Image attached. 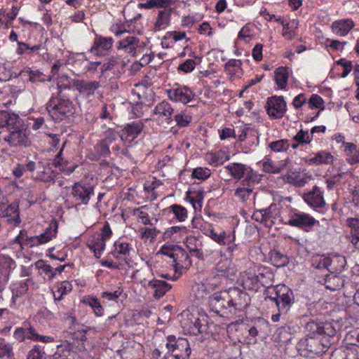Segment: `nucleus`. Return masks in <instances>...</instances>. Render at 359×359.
Wrapping results in <instances>:
<instances>
[{"instance_id": "obj_52", "label": "nucleus", "mask_w": 359, "mask_h": 359, "mask_svg": "<svg viewBox=\"0 0 359 359\" xmlns=\"http://www.w3.org/2000/svg\"><path fill=\"white\" fill-rule=\"evenodd\" d=\"M175 121L180 127H186L191 121V116L184 112L179 113L175 116Z\"/></svg>"}, {"instance_id": "obj_3", "label": "nucleus", "mask_w": 359, "mask_h": 359, "mask_svg": "<svg viewBox=\"0 0 359 359\" xmlns=\"http://www.w3.org/2000/svg\"><path fill=\"white\" fill-rule=\"evenodd\" d=\"M50 65V73L46 79V81L52 83L49 86V88L56 90V94L58 95L62 90L68 89L70 90L72 88L76 89V81H78L76 79H72L69 76L63 74L60 71V68L63 66L62 63L59 61H56L53 63L49 62Z\"/></svg>"}, {"instance_id": "obj_54", "label": "nucleus", "mask_w": 359, "mask_h": 359, "mask_svg": "<svg viewBox=\"0 0 359 359\" xmlns=\"http://www.w3.org/2000/svg\"><path fill=\"white\" fill-rule=\"evenodd\" d=\"M96 153L102 157H107L110 154L109 144L102 140L95 147Z\"/></svg>"}, {"instance_id": "obj_40", "label": "nucleus", "mask_w": 359, "mask_h": 359, "mask_svg": "<svg viewBox=\"0 0 359 359\" xmlns=\"http://www.w3.org/2000/svg\"><path fill=\"white\" fill-rule=\"evenodd\" d=\"M280 204L271 203L268 208H263L264 211V215L266 217L267 221L272 219H278L280 215Z\"/></svg>"}, {"instance_id": "obj_12", "label": "nucleus", "mask_w": 359, "mask_h": 359, "mask_svg": "<svg viewBox=\"0 0 359 359\" xmlns=\"http://www.w3.org/2000/svg\"><path fill=\"white\" fill-rule=\"evenodd\" d=\"M187 247L191 256L201 260H203L205 257H208L213 253V250L209 248L208 243L194 236L187 238Z\"/></svg>"}, {"instance_id": "obj_6", "label": "nucleus", "mask_w": 359, "mask_h": 359, "mask_svg": "<svg viewBox=\"0 0 359 359\" xmlns=\"http://www.w3.org/2000/svg\"><path fill=\"white\" fill-rule=\"evenodd\" d=\"M226 168L235 179L240 180L245 176L242 181L243 186L251 187L255 182H259L257 176L253 172L252 170L244 164L233 163L228 165Z\"/></svg>"}, {"instance_id": "obj_58", "label": "nucleus", "mask_w": 359, "mask_h": 359, "mask_svg": "<svg viewBox=\"0 0 359 359\" xmlns=\"http://www.w3.org/2000/svg\"><path fill=\"white\" fill-rule=\"evenodd\" d=\"M43 353L44 352L43 351L41 346L35 345L29 351L27 359H41Z\"/></svg>"}, {"instance_id": "obj_43", "label": "nucleus", "mask_w": 359, "mask_h": 359, "mask_svg": "<svg viewBox=\"0 0 359 359\" xmlns=\"http://www.w3.org/2000/svg\"><path fill=\"white\" fill-rule=\"evenodd\" d=\"M290 147L289 141L286 139H282L269 144L270 149L276 152L287 151Z\"/></svg>"}, {"instance_id": "obj_53", "label": "nucleus", "mask_w": 359, "mask_h": 359, "mask_svg": "<svg viewBox=\"0 0 359 359\" xmlns=\"http://www.w3.org/2000/svg\"><path fill=\"white\" fill-rule=\"evenodd\" d=\"M309 104L311 108H316L323 110L324 109V101L323 98L317 95L313 94L309 100Z\"/></svg>"}, {"instance_id": "obj_22", "label": "nucleus", "mask_w": 359, "mask_h": 359, "mask_svg": "<svg viewBox=\"0 0 359 359\" xmlns=\"http://www.w3.org/2000/svg\"><path fill=\"white\" fill-rule=\"evenodd\" d=\"M100 86L98 81H85L78 79L76 81V90L80 94H86L87 95H92L95 91Z\"/></svg>"}, {"instance_id": "obj_2", "label": "nucleus", "mask_w": 359, "mask_h": 359, "mask_svg": "<svg viewBox=\"0 0 359 359\" xmlns=\"http://www.w3.org/2000/svg\"><path fill=\"white\" fill-rule=\"evenodd\" d=\"M333 338L325 337H306L302 339L297 344L300 355L309 357L311 355H322L325 353L332 344Z\"/></svg>"}, {"instance_id": "obj_24", "label": "nucleus", "mask_w": 359, "mask_h": 359, "mask_svg": "<svg viewBox=\"0 0 359 359\" xmlns=\"http://www.w3.org/2000/svg\"><path fill=\"white\" fill-rule=\"evenodd\" d=\"M325 275L324 285L325 287L331 291H336L344 286V279L334 271Z\"/></svg>"}, {"instance_id": "obj_34", "label": "nucleus", "mask_w": 359, "mask_h": 359, "mask_svg": "<svg viewBox=\"0 0 359 359\" xmlns=\"http://www.w3.org/2000/svg\"><path fill=\"white\" fill-rule=\"evenodd\" d=\"M15 267V263L11 257L0 255V276L8 279L10 271Z\"/></svg>"}, {"instance_id": "obj_19", "label": "nucleus", "mask_w": 359, "mask_h": 359, "mask_svg": "<svg viewBox=\"0 0 359 359\" xmlns=\"http://www.w3.org/2000/svg\"><path fill=\"white\" fill-rule=\"evenodd\" d=\"M354 25L351 19L339 20L332 22L331 29L337 36H344L348 34Z\"/></svg>"}, {"instance_id": "obj_1", "label": "nucleus", "mask_w": 359, "mask_h": 359, "mask_svg": "<svg viewBox=\"0 0 359 359\" xmlns=\"http://www.w3.org/2000/svg\"><path fill=\"white\" fill-rule=\"evenodd\" d=\"M264 294L265 300L269 299L274 303L280 313H287L294 303L293 291L285 285L267 287Z\"/></svg>"}, {"instance_id": "obj_55", "label": "nucleus", "mask_w": 359, "mask_h": 359, "mask_svg": "<svg viewBox=\"0 0 359 359\" xmlns=\"http://www.w3.org/2000/svg\"><path fill=\"white\" fill-rule=\"evenodd\" d=\"M252 192V189L250 188V187L247 186V187H238L236 189L235 191V196L240 198L243 201H245L247 200L250 195Z\"/></svg>"}, {"instance_id": "obj_35", "label": "nucleus", "mask_w": 359, "mask_h": 359, "mask_svg": "<svg viewBox=\"0 0 359 359\" xmlns=\"http://www.w3.org/2000/svg\"><path fill=\"white\" fill-rule=\"evenodd\" d=\"M114 250L111 252V255L118 259H123V257L129 255L130 248L129 243L117 241L114 244ZM126 261V259L123 258Z\"/></svg>"}, {"instance_id": "obj_8", "label": "nucleus", "mask_w": 359, "mask_h": 359, "mask_svg": "<svg viewBox=\"0 0 359 359\" xmlns=\"http://www.w3.org/2000/svg\"><path fill=\"white\" fill-rule=\"evenodd\" d=\"M209 305L211 311L224 316L227 310L231 313V306L226 290L215 292L209 297Z\"/></svg>"}, {"instance_id": "obj_11", "label": "nucleus", "mask_w": 359, "mask_h": 359, "mask_svg": "<svg viewBox=\"0 0 359 359\" xmlns=\"http://www.w3.org/2000/svg\"><path fill=\"white\" fill-rule=\"evenodd\" d=\"M265 109L271 118L278 119L285 115L287 104L283 96L273 95L267 98Z\"/></svg>"}, {"instance_id": "obj_27", "label": "nucleus", "mask_w": 359, "mask_h": 359, "mask_svg": "<svg viewBox=\"0 0 359 359\" xmlns=\"http://www.w3.org/2000/svg\"><path fill=\"white\" fill-rule=\"evenodd\" d=\"M20 120L18 114L7 111H0V128L6 127L9 129L13 126H19Z\"/></svg>"}, {"instance_id": "obj_32", "label": "nucleus", "mask_w": 359, "mask_h": 359, "mask_svg": "<svg viewBox=\"0 0 359 359\" xmlns=\"http://www.w3.org/2000/svg\"><path fill=\"white\" fill-rule=\"evenodd\" d=\"M87 245L93 251L95 257L96 258H100L102 252L105 249L106 241L103 240V238H100V236H97L88 240Z\"/></svg>"}, {"instance_id": "obj_64", "label": "nucleus", "mask_w": 359, "mask_h": 359, "mask_svg": "<svg viewBox=\"0 0 359 359\" xmlns=\"http://www.w3.org/2000/svg\"><path fill=\"white\" fill-rule=\"evenodd\" d=\"M344 172L338 173L337 175H334L330 177L329 179L326 180V183L327 184V188L329 189H332L334 186L341 181V179L344 176Z\"/></svg>"}, {"instance_id": "obj_13", "label": "nucleus", "mask_w": 359, "mask_h": 359, "mask_svg": "<svg viewBox=\"0 0 359 359\" xmlns=\"http://www.w3.org/2000/svg\"><path fill=\"white\" fill-rule=\"evenodd\" d=\"M284 223L308 232L316 224H318L319 222L309 214L304 212H295L290 216V219L287 222Z\"/></svg>"}, {"instance_id": "obj_14", "label": "nucleus", "mask_w": 359, "mask_h": 359, "mask_svg": "<svg viewBox=\"0 0 359 359\" xmlns=\"http://www.w3.org/2000/svg\"><path fill=\"white\" fill-rule=\"evenodd\" d=\"M14 337L19 341H22L25 338H27L45 342V336L38 334L35 329L29 324H25L24 327L17 328L14 332Z\"/></svg>"}, {"instance_id": "obj_44", "label": "nucleus", "mask_w": 359, "mask_h": 359, "mask_svg": "<svg viewBox=\"0 0 359 359\" xmlns=\"http://www.w3.org/2000/svg\"><path fill=\"white\" fill-rule=\"evenodd\" d=\"M313 139V135H310L308 131L300 130L293 137V141L297 142L301 145L304 144H309Z\"/></svg>"}, {"instance_id": "obj_7", "label": "nucleus", "mask_w": 359, "mask_h": 359, "mask_svg": "<svg viewBox=\"0 0 359 359\" xmlns=\"http://www.w3.org/2000/svg\"><path fill=\"white\" fill-rule=\"evenodd\" d=\"M306 337H325L327 339L334 338L337 331L332 323L330 322H318L311 320L305 325Z\"/></svg>"}, {"instance_id": "obj_36", "label": "nucleus", "mask_w": 359, "mask_h": 359, "mask_svg": "<svg viewBox=\"0 0 359 359\" xmlns=\"http://www.w3.org/2000/svg\"><path fill=\"white\" fill-rule=\"evenodd\" d=\"M330 262L331 264L330 266V269L331 271H334L335 273L341 271L346 265V260L345 257L334 254L329 257Z\"/></svg>"}, {"instance_id": "obj_61", "label": "nucleus", "mask_w": 359, "mask_h": 359, "mask_svg": "<svg viewBox=\"0 0 359 359\" xmlns=\"http://www.w3.org/2000/svg\"><path fill=\"white\" fill-rule=\"evenodd\" d=\"M13 355V348L11 345L0 342V358H10Z\"/></svg>"}, {"instance_id": "obj_29", "label": "nucleus", "mask_w": 359, "mask_h": 359, "mask_svg": "<svg viewBox=\"0 0 359 359\" xmlns=\"http://www.w3.org/2000/svg\"><path fill=\"white\" fill-rule=\"evenodd\" d=\"M173 11V8H169L168 9H163L158 12L156 21L154 24V29L156 31H159L162 29V27L168 26L170 24Z\"/></svg>"}, {"instance_id": "obj_49", "label": "nucleus", "mask_w": 359, "mask_h": 359, "mask_svg": "<svg viewBox=\"0 0 359 359\" xmlns=\"http://www.w3.org/2000/svg\"><path fill=\"white\" fill-rule=\"evenodd\" d=\"M211 175L210 170L208 168H195L191 174L192 178H196L201 180H205L208 179Z\"/></svg>"}, {"instance_id": "obj_46", "label": "nucleus", "mask_w": 359, "mask_h": 359, "mask_svg": "<svg viewBox=\"0 0 359 359\" xmlns=\"http://www.w3.org/2000/svg\"><path fill=\"white\" fill-rule=\"evenodd\" d=\"M180 222H184L187 217V211L185 208L180 205H172L170 207Z\"/></svg>"}, {"instance_id": "obj_45", "label": "nucleus", "mask_w": 359, "mask_h": 359, "mask_svg": "<svg viewBox=\"0 0 359 359\" xmlns=\"http://www.w3.org/2000/svg\"><path fill=\"white\" fill-rule=\"evenodd\" d=\"M331 262H330L329 257L322 256L319 259H313L312 266L318 269H327L329 271H331L330 269V266Z\"/></svg>"}, {"instance_id": "obj_26", "label": "nucleus", "mask_w": 359, "mask_h": 359, "mask_svg": "<svg viewBox=\"0 0 359 359\" xmlns=\"http://www.w3.org/2000/svg\"><path fill=\"white\" fill-rule=\"evenodd\" d=\"M207 235H208L214 241L220 245H229L235 241L234 234H231V233H227L224 231L217 233L213 229H208Z\"/></svg>"}, {"instance_id": "obj_31", "label": "nucleus", "mask_w": 359, "mask_h": 359, "mask_svg": "<svg viewBox=\"0 0 359 359\" xmlns=\"http://www.w3.org/2000/svg\"><path fill=\"white\" fill-rule=\"evenodd\" d=\"M269 261L272 265L280 268L286 266L289 263V258L280 251L273 249L269 252Z\"/></svg>"}, {"instance_id": "obj_21", "label": "nucleus", "mask_w": 359, "mask_h": 359, "mask_svg": "<svg viewBox=\"0 0 359 359\" xmlns=\"http://www.w3.org/2000/svg\"><path fill=\"white\" fill-rule=\"evenodd\" d=\"M138 46L139 39L135 36H130L118 42L117 49L135 56Z\"/></svg>"}, {"instance_id": "obj_18", "label": "nucleus", "mask_w": 359, "mask_h": 359, "mask_svg": "<svg viewBox=\"0 0 359 359\" xmlns=\"http://www.w3.org/2000/svg\"><path fill=\"white\" fill-rule=\"evenodd\" d=\"M346 223L351 230L346 235V238L359 249V219L350 217L346 219Z\"/></svg>"}, {"instance_id": "obj_56", "label": "nucleus", "mask_w": 359, "mask_h": 359, "mask_svg": "<svg viewBox=\"0 0 359 359\" xmlns=\"http://www.w3.org/2000/svg\"><path fill=\"white\" fill-rule=\"evenodd\" d=\"M195 66V61L194 60L189 59L179 65L178 70L184 72V73H189L194 69Z\"/></svg>"}, {"instance_id": "obj_20", "label": "nucleus", "mask_w": 359, "mask_h": 359, "mask_svg": "<svg viewBox=\"0 0 359 359\" xmlns=\"http://www.w3.org/2000/svg\"><path fill=\"white\" fill-rule=\"evenodd\" d=\"M112 43L113 39L111 37L96 36L90 51L98 55H104V51L111 48Z\"/></svg>"}, {"instance_id": "obj_30", "label": "nucleus", "mask_w": 359, "mask_h": 359, "mask_svg": "<svg viewBox=\"0 0 359 359\" xmlns=\"http://www.w3.org/2000/svg\"><path fill=\"white\" fill-rule=\"evenodd\" d=\"M176 0H147L145 3H140V8L152 9L161 8L168 9L170 6L175 3Z\"/></svg>"}, {"instance_id": "obj_28", "label": "nucleus", "mask_w": 359, "mask_h": 359, "mask_svg": "<svg viewBox=\"0 0 359 359\" xmlns=\"http://www.w3.org/2000/svg\"><path fill=\"white\" fill-rule=\"evenodd\" d=\"M175 268L187 269L191 266V261L189 254L181 247L177 249V255L173 262Z\"/></svg>"}, {"instance_id": "obj_48", "label": "nucleus", "mask_w": 359, "mask_h": 359, "mask_svg": "<svg viewBox=\"0 0 359 359\" xmlns=\"http://www.w3.org/2000/svg\"><path fill=\"white\" fill-rule=\"evenodd\" d=\"M57 228V221L55 219L52 218L48 228H46V243L50 241L53 238L56 237Z\"/></svg>"}, {"instance_id": "obj_51", "label": "nucleus", "mask_w": 359, "mask_h": 359, "mask_svg": "<svg viewBox=\"0 0 359 359\" xmlns=\"http://www.w3.org/2000/svg\"><path fill=\"white\" fill-rule=\"evenodd\" d=\"M336 64L338 65H341V67H343V69H344V72L343 73L341 74V78H345L346 77L348 74L352 71L353 69V65H352V62L350 61V60H347L345 58H341L337 61H336Z\"/></svg>"}, {"instance_id": "obj_57", "label": "nucleus", "mask_w": 359, "mask_h": 359, "mask_svg": "<svg viewBox=\"0 0 359 359\" xmlns=\"http://www.w3.org/2000/svg\"><path fill=\"white\" fill-rule=\"evenodd\" d=\"M185 38L186 33L184 32L177 31L168 32L163 37V39L165 40L172 39L175 42L180 41Z\"/></svg>"}, {"instance_id": "obj_47", "label": "nucleus", "mask_w": 359, "mask_h": 359, "mask_svg": "<svg viewBox=\"0 0 359 359\" xmlns=\"http://www.w3.org/2000/svg\"><path fill=\"white\" fill-rule=\"evenodd\" d=\"M180 247L175 245H164L159 252L170 257L174 261L177 255V249L179 250Z\"/></svg>"}, {"instance_id": "obj_37", "label": "nucleus", "mask_w": 359, "mask_h": 359, "mask_svg": "<svg viewBox=\"0 0 359 359\" xmlns=\"http://www.w3.org/2000/svg\"><path fill=\"white\" fill-rule=\"evenodd\" d=\"M187 198L189 201V202L193 205L194 209L197 208L198 206L199 208L202 207V203L203 200V191H188L187 192Z\"/></svg>"}, {"instance_id": "obj_15", "label": "nucleus", "mask_w": 359, "mask_h": 359, "mask_svg": "<svg viewBox=\"0 0 359 359\" xmlns=\"http://www.w3.org/2000/svg\"><path fill=\"white\" fill-rule=\"evenodd\" d=\"M304 199L309 205L314 208H323L325 205L323 193L317 186H314L311 191L304 194Z\"/></svg>"}, {"instance_id": "obj_4", "label": "nucleus", "mask_w": 359, "mask_h": 359, "mask_svg": "<svg viewBox=\"0 0 359 359\" xmlns=\"http://www.w3.org/2000/svg\"><path fill=\"white\" fill-rule=\"evenodd\" d=\"M52 94L50 99L46 104V111L50 118L57 121L62 118L60 115L69 117L73 116L76 112V108L74 103L69 99H61L54 96Z\"/></svg>"}, {"instance_id": "obj_39", "label": "nucleus", "mask_w": 359, "mask_h": 359, "mask_svg": "<svg viewBox=\"0 0 359 359\" xmlns=\"http://www.w3.org/2000/svg\"><path fill=\"white\" fill-rule=\"evenodd\" d=\"M173 111L174 110L169 102L163 101L156 106L154 112L155 114L163 116L167 120H170Z\"/></svg>"}, {"instance_id": "obj_50", "label": "nucleus", "mask_w": 359, "mask_h": 359, "mask_svg": "<svg viewBox=\"0 0 359 359\" xmlns=\"http://www.w3.org/2000/svg\"><path fill=\"white\" fill-rule=\"evenodd\" d=\"M283 166L280 167L277 166L274 164V163L270 159L267 158L264 163H263V169L265 172H269V173H279L281 170L283 169Z\"/></svg>"}, {"instance_id": "obj_60", "label": "nucleus", "mask_w": 359, "mask_h": 359, "mask_svg": "<svg viewBox=\"0 0 359 359\" xmlns=\"http://www.w3.org/2000/svg\"><path fill=\"white\" fill-rule=\"evenodd\" d=\"M29 76V81L34 82H43L44 81V75L42 72L36 70H29L27 72Z\"/></svg>"}, {"instance_id": "obj_25", "label": "nucleus", "mask_w": 359, "mask_h": 359, "mask_svg": "<svg viewBox=\"0 0 359 359\" xmlns=\"http://www.w3.org/2000/svg\"><path fill=\"white\" fill-rule=\"evenodd\" d=\"M148 285L154 290V297L155 299H160L163 297L172 287L170 284L164 280L158 279L150 280Z\"/></svg>"}, {"instance_id": "obj_16", "label": "nucleus", "mask_w": 359, "mask_h": 359, "mask_svg": "<svg viewBox=\"0 0 359 359\" xmlns=\"http://www.w3.org/2000/svg\"><path fill=\"white\" fill-rule=\"evenodd\" d=\"M194 96V94L192 91L186 86L172 89L168 92V97L170 100L175 102H181L184 104L190 102Z\"/></svg>"}, {"instance_id": "obj_10", "label": "nucleus", "mask_w": 359, "mask_h": 359, "mask_svg": "<svg viewBox=\"0 0 359 359\" xmlns=\"http://www.w3.org/2000/svg\"><path fill=\"white\" fill-rule=\"evenodd\" d=\"M18 125L13 126L8 129L9 133L4 137V140L8 142L11 147H28L30 142L25 134V129L22 123V120H20Z\"/></svg>"}, {"instance_id": "obj_5", "label": "nucleus", "mask_w": 359, "mask_h": 359, "mask_svg": "<svg viewBox=\"0 0 359 359\" xmlns=\"http://www.w3.org/2000/svg\"><path fill=\"white\" fill-rule=\"evenodd\" d=\"M165 347L174 352L177 359H190L191 358V349L186 338L168 335L166 337Z\"/></svg>"}, {"instance_id": "obj_63", "label": "nucleus", "mask_w": 359, "mask_h": 359, "mask_svg": "<svg viewBox=\"0 0 359 359\" xmlns=\"http://www.w3.org/2000/svg\"><path fill=\"white\" fill-rule=\"evenodd\" d=\"M35 171L37 172L36 178L38 180H43V176L45 174V165H43L42 161H35Z\"/></svg>"}, {"instance_id": "obj_42", "label": "nucleus", "mask_w": 359, "mask_h": 359, "mask_svg": "<svg viewBox=\"0 0 359 359\" xmlns=\"http://www.w3.org/2000/svg\"><path fill=\"white\" fill-rule=\"evenodd\" d=\"M118 137H121L123 141H125L124 134L119 133L114 129L109 128L105 132V137L102 140L107 142L108 144H111L114 141L116 140Z\"/></svg>"}, {"instance_id": "obj_38", "label": "nucleus", "mask_w": 359, "mask_h": 359, "mask_svg": "<svg viewBox=\"0 0 359 359\" xmlns=\"http://www.w3.org/2000/svg\"><path fill=\"white\" fill-rule=\"evenodd\" d=\"M123 61L120 57H110L107 62H104L101 66V76H104V74L107 71L118 69V67L120 65L122 66H124V64H123Z\"/></svg>"}, {"instance_id": "obj_33", "label": "nucleus", "mask_w": 359, "mask_h": 359, "mask_svg": "<svg viewBox=\"0 0 359 359\" xmlns=\"http://www.w3.org/2000/svg\"><path fill=\"white\" fill-rule=\"evenodd\" d=\"M275 81L277 86L281 89H285L289 78L288 68L279 67L274 72Z\"/></svg>"}, {"instance_id": "obj_17", "label": "nucleus", "mask_w": 359, "mask_h": 359, "mask_svg": "<svg viewBox=\"0 0 359 359\" xmlns=\"http://www.w3.org/2000/svg\"><path fill=\"white\" fill-rule=\"evenodd\" d=\"M93 194L92 187H86L79 182H76L72 187V195L77 200L81 201L84 204H87L90 200V195Z\"/></svg>"}, {"instance_id": "obj_59", "label": "nucleus", "mask_w": 359, "mask_h": 359, "mask_svg": "<svg viewBox=\"0 0 359 359\" xmlns=\"http://www.w3.org/2000/svg\"><path fill=\"white\" fill-rule=\"evenodd\" d=\"M45 243V232L41 233L39 236H32L29 238L26 245L33 247Z\"/></svg>"}, {"instance_id": "obj_9", "label": "nucleus", "mask_w": 359, "mask_h": 359, "mask_svg": "<svg viewBox=\"0 0 359 359\" xmlns=\"http://www.w3.org/2000/svg\"><path fill=\"white\" fill-rule=\"evenodd\" d=\"M231 306V313L243 311L250 304V297L247 292L233 287L226 290Z\"/></svg>"}, {"instance_id": "obj_62", "label": "nucleus", "mask_w": 359, "mask_h": 359, "mask_svg": "<svg viewBox=\"0 0 359 359\" xmlns=\"http://www.w3.org/2000/svg\"><path fill=\"white\" fill-rule=\"evenodd\" d=\"M89 304L93 309L97 316H102L103 315V308L97 299L92 298L89 302Z\"/></svg>"}, {"instance_id": "obj_41", "label": "nucleus", "mask_w": 359, "mask_h": 359, "mask_svg": "<svg viewBox=\"0 0 359 359\" xmlns=\"http://www.w3.org/2000/svg\"><path fill=\"white\" fill-rule=\"evenodd\" d=\"M333 160V156L329 153L325 151H320L317 153L315 157L311 158L309 161L310 163L318 165L321 163H332Z\"/></svg>"}, {"instance_id": "obj_23", "label": "nucleus", "mask_w": 359, "mask_h": 359, "mask_svg": "<svg viewBox=\"0 0 359 359\" xmlns=\"http://www.w3.org/2000/svg\"><path fill=\"white\" fill-rule=\"evenodd\" d=\"M143 128L144 124L140 121L126 124L121 130L122 134H124L125 141L129 138L130 140L135 139L142 131Z\"/></svg>"}]
</instances>
